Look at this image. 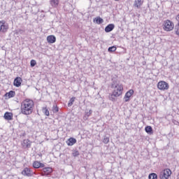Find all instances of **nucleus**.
Returning a JSON list of instances; mask_svg holds the SVG:
<instances>
[{
	"mask_svg": "<svg viewBox=\"0 0 179 179\" xmlns=\"http://www.w3.org/2000/svg\"><path fill=\"white\" fill-rule=\"evenodd\" d=\"M103 143H108V142H110V138H108V136H103Z\"/></svg>",
	"mask_w": 179,
	"mask_h": 179,
	"instance_id": "obj_30",
	"label": "nucleus"
},
{
	"mask_svg": "<svg viewBox=\"0 0 179 179\" xmlns=\"http://www.w3.org/2000/svg\"><path fill=\"white\" fill-rule=\"evenodd\" d=\"M117 78H118V76H117L116 75L115 76H113L111 78L112 80V85H111V88L112 89H117L118 87V86H120V85L117 84Z\"/></svg>",
	"mask_w": 179,
	"mask_h": 179,
	"instance_id": "obj_11",
	"label": "nucleus"
},
{
	"mask_svg": "<svg viewBox=\"0 0 179 179\" xmlns=\"http://www.w3.org/2000/svg\"><path fill=\"white\" fill-rule=\"evenodd\" d=\"M76 142H77L76 138L73 137H71L66 141V143L68 146H73V145H75Z\"/></svg>",
	"mask_w": 179,
	"mask_h": 179,
	"instance_id": "obj_17",
	"label": "nucleus"
},
{
	"mask_svg": "<svg viewBox=\"0 0 179 179\" xmlns=\"http://www.w3.org/2000/svg\"><path fill=\"white\" fill-rule=\"evenodd\" d=\"M92 113H93V110H90L88 112H86L85 117H90Z\"/></svg>",
	"mask_w": 179,
	"mask_h": 179,
	"instance_id": "obj_33",
	"label": "nucleus"
},
{
	"mask_svg": "<svg viewBox=\"0 0 179 179\" xmlns=\"http://www.w3.org/2000/svg\"><path fill=\"white\" fill-rule=\"evenodd\" d=\"M134 93H135V91L134 90H129L128 92H126L124 99L125 103H127L131 100V96H134Z\"/></svg>",
	"mask_w": 179,
	"mask_h": 179,
	"instance_id": "obj_8",
	"label": "nucleus"
},
{
	"mask_svg": "<svg viewBox=\"0 0 179 179\" xmlns=\"http://www.w3.org/2000/svg\"><path fill=\"white\" fill-rule=\"evenodd\" d=\"M22 82H23V80H22V78L16 77L14 79L13 85L15 86V87H20V86H22Z\"/></svg>",
	"mask_w": 179,
	"mask_h": 179,
	"instance_id": "obj_10",
	"label": "nucleus"
},
{
	"mask_svg": "<svg viewBox=\"0 0 179 179\" xmlns=\"http://www.w3.org/2000/svg\"><path fill=\"white\" fill-rule=\"evenodd\" d=\"M52 111L55 113H58V111H59V108L58 107V106L57 105L53 106Z\"/></svg>",
	"mask_w": 179,
	"mask_h": 179,
	"instance_id": "obj_29",
	"label": "nucleus"
},
{
	"mask_svg": "<svg viewBox=\"0 0 179 179\" xmlns=\"http://www.w3.org/2000/svg\"><path fill=\"white\" fill-rule=\"evenodd\" d=\"M36 65H37V62H36V60H34V59H31L30 62L31 68H34V66H36Z\"/></svg>",
	"mask_w": 179,
	"mask_h": 179,
	"instance_id": "obj_27",
	"label": "nucleus"
},
{
	"mask_svg": "<svg viewBox=\"0 0 179 179\" xmlns=\"http://www.w3.org/2000/svg\"><path fill=\"white\" fill-rule=\"evenodd\" d=\"M33 167H34V169H43V168L45 167V165L44 164L41 163V162L35 161L33 163Z\"/></svg>",
	"mask_w": 179,
	"mask_h": 179,
	"instance_id": "obj_13",
	"label": "nucleus"
},
{
	"mask_svg": "<svg viewBox=\"0 0 179 179\" xmlns=\"http://www.w3.org/2000/svg\"><path fill=\"white\" fill-rule=\"evenodd\" d=\"M4 120L6 121H12L13 120V113L10 112H6L3 115Z\"/></svg>",
	"mask_w": 179,
	"mask_h": 179,
	"instance_id": "obj_12",
	"label": "nucleus"
},
{
	"mask_svg": "<svg viewBox=\"0 0 179 179\" xmlns=\"http://www.w3.org/2000/svg\"><path fill=\"white\" fill-rule=\"evenodd\" d=\"M176 19L177 22H178V23H179V13L176 15Z\"/></svg>",
	"mask_w": 179,
	"mask_h": 179,
	"instance_id": "obj_34",
	"label": "nucleus"
},
{
	"mask_svg": "<svg viewBox=\"0 0 179 179\" xmlns=\"http://www.w3.org/2000/svg\"><path fill=\"white\" fill-rule=\"evenodd\" d=\"M157 87L159 90L164 91V90H169V87H170V86L169 85L167 82L161 80L157 83Z\"/></svg>",
	"mask_w": 179,
	"mask_h": 179,
	"instance_id": "obj_6",
	"label": "nucleus"
},
{
	"mask_svg": "<svg viewBox=\"0 0 179 179\" xmlns=\"http://www.w3.org/2000/svg\"><path fill=\"white\" fill-rule=\"evenodd\" d=\"M122 90H124V87L122 86V85H118V87L113 92L112 94L115 97H120V96L122 94Z\"/></svg>",
	"mask_w": 179,
	"mask_h": 179,
	"instance_id": "obj_7",
	"label": "nucleus"
},
{
	"mask_svg": "<svg viewBox=\"0 0 179 179\" xmlns=\"http://www.w3.org/2000/svg\"><path fill=\"white\" fill-rule=\"evenodd\" d=\"M9 30V24L5 21H0V33L5 34Z\"/></svg>",
	"mask_w": 179,
	"mask_h": 179,
	"instance_id": "obj_5",
	"label": "nucleus"
},
{
	"mask_svg": "<svg viewBox=\"0 0 179 179\" xmlns=\"http://www.w3.org/2000/svg\"><path fill=\"white\" fill-rule=\"evenodd\" d=\"M22 146L24 149H29L31 146V144L30 143V141L24 140L22 143Z\"/></svg>",
	"mask_w": 179,
	"mask_h": 179,
	"instance_id": "obj_19",
	"label": "nucleus"
},
{
	"mask_svg": "<svg viewBox=\"0 0 179 179\" xmlns=\"http://www.w3.org/2000/svg\"><path fill=\"white\" fill-rule=\"evenodd\" d=\"M178 179H179V177H178Z\"/></svg>",
	"mask_w": 179,
	"mask_h": 179,
	"instance_id": "obj_37",
	"label": "nucleus"
},
{
	"mask_svg": "<svg viewBox=\"0 0 179 179\" xmlns=\"http://www.w3.org/2000/svg\"><path fill=\"white\" fill-rule=\"evenodd\" d=\"M79 155H80L79 153V151H75L73 152H72V156H73V157H78V156H79Z\"/></svg>",
	"mask_w": 179,
	"mask_h": 179,
	"instance_id": "obj_32",
	"label": "nucleus"
},
{
	"mask_svg": "<svg viewBox=\"0 0 179 179\" xmlns=\"http://www.w3.org/2000/svg\"><path fill=\"white\" fill-rule=\"evenodd\" d=\"M22 136H26V133H23Z\"/></svg>",
	"mask_w": 179,
	"mask_h": 179,
	"instance_id": "obj_35",
	"label": "nucleus"
},
{
	"mask_svg": "<svg viewBox=\"0 0 179 179\" xmlns=\"http://www.w3.org/2000/svg\"><path fill=\"white\" fill-rule=\"evenodd\" d=\"M22 176H25L27 177H32L33 176V171L30 169L29 168H24L23 171H22Z\"/></svg>",
	"mask_w": 179,
	"mask_h": 179,
	"instance_id": "obj_9",
	"label": "nucleus"
},
{
	"mask_svg": "<svg viewBox=\"0 0 179 179\" xmlns=\"http://www.w3.org/2000/svg\"><path fill=\"white\" fill-rule=\"evenodd\" d=\"M115 28V25L114 24H109L105 27V31L106 33H110V31H113Z\"/></svg>",
	"mask_w": 179,
	"mask_h": 179,
	"instance_id": "obj_15",
	"label": "nucleus"
},
{
	"mask_svg": "<svg viewBox=\"0 0 179 179\" xmlns=\"http://www.w3.org/2000/svg\"><path fill=\"white\" fill-rule=\"evenodd\" d=\"M117 50V46L113 45V46H110L108 48V52H114Z\"/></svg>",
	"mask_w": 179,
	"mask_h": 179,
	"instance_id": "obj_23",
	"label": "nucleus"
},
{
	"mask_svg": "<svg viewBox=\"0 0 179 179\" xmlns=\"http://www.w3.org/2000/svg\"><path fill=\"white\" fill-rule=\"evenodd\" d=\"M115 1H120V0H115Z\"/></svg>",
	"mask_w": 179,
	"mask_h": 179,
	"instance_id": "obj_36",
	"label": "nucleus"
},
{
	"mask_svg": "<svg viewBox=\"0 0 179 179\" xmlns=\"http://www.w3.org/2000/svg\"><path fill=\"white\" fill-rule=\"evenodd\" d=\"M145 131L148 135H153V128H152L151 126H146L145 127Z\"/></svg>",
	"mask_w": 179,
	"mask_h": 179,
	"instance_id": "obj_21",
	"label": "nucleus"
},
{
	"mask_svg": "<svg viewBox=\"0 0 179 179\" xmlns=\"http://www.w3.org/2000/svg\"><path fill=\"white\" fill-rule=\"evenodd\" d=\"M93 22L94 23H96V24H101L102 23H104V20L100 17H96L94 18Z\"/></svg>",
	"mask_w": 179,
	"mask_h": 179,
	"instance_id": "obj_20",
	"label": "nucleus"
},
{
	"mask_svg": "<svg viewBox=\"0 0 179 179\" xmlns=\"http://www.w3.org/2000/svg\"><path fill=\"white\" fill-rule=\"evenodd\" d=\"M143 5V1L142 0H135L133 6L136 8V9H141V7Z\"/></svg>",
	"mask_w": 179,
	"mask_h": 179,
	"instance_id": "obj_14",
	"label": "nucleus"
},
{
	"mask_svg": "<svg viewBox=\"0 0 179 179\" xmlns=\"http://www.w3.org/2000/svg\"><path fill=\"white\" fill-rule=\"evenodd\" d=\"M172 172L171 169H165L160 172L159 178L160 179H168L170 176H171Z\"/></svg>",
	"mask_w": 179,
	"mask_h": 179,
	"instance_id": "obj_4",
	"label": "nucleus"
},
{
	"mask_svg": "<svg viewBox=\"0 0 179 179\" xmlns=\"http://www.w3.org/2000/svg\"><path fill=\"white\" fill-rule=\"evenodd\" d=\"M24 33V31L22 29H17L15 31V34H23Z\"/></svg>",
	"mask_w": 179,
	"mask_h": 179,
	"instance_id": "obj_31",
	"label": "nucleus"
},
{
	"mask_svg": "<svg viewBox=\"0 0 179 179\" xmlns=\"http://www.w3.org/2000/svg\"><path fill=\"white\" fill-rule=\"evenodd\" d=\"M47 41L49 44H54L57 41V38L54 35L47 36Z\"/></svg>",
	"mask_w": 179,
	"mask_h": 179,
	"instance_id": "obj_16",
	"label": "nucleus"
},
{
	"mask_svg": "<svg viewBox=\"0 0 179 179\" xmlns=\"http://www.w3.org/2000/svg\"><path fill=\"white\" fill-rule=\"evenodd\" d=\"M42 111L45 115L47 117H50V110H48V108L47 107L42 108Z\"/></svg>",
	"mask_w": 179,
	"mask_h": 179,
	"instance_id": "obj_22",
	"label": "nucleus"
},
{
	"mask_svg": "<svg viewBox=\"0 0 179 179\" xmlns=\"http://www.w3.org/2000/svg\"><path fill=\"white\" fill-rule=\"evenodd\" d=\"M109 100H110L111 101H117V98L116 96H115L113 94L109 95Z\"/></svg>",
	"mask_w": 179,
	"mask_h": 179,
	"instance_id": "obj_28",
	"label": "nucleus"
},
{
	"mask_svg": "<svg viewBox=\"0 0 179 179\" xmlns=\"http://www.w3.org/2000/svg\"><path fill=\"white\" fill-rule=\"evenodd\" d=\"M76 99V97H72V98L69 100V103H68V107L72 106V105L73 104V102L75 101V99Z\"/></svg>",
	"mask_w": 179,
	"mask_h": 179,
	"instance_id": "obj_26",
	"label": "nucleus"
},
{
	"mask_svg": "<svg viewBox=\"0 0 179 179\" xmlns=\"http://www.w3.org/2000/svg\"><path fill=\"white\" fill-rule=\"evenodd\" d=\"M34 101L30 99H25L21 103V112L24 115H30L33 113Z\"/></svg>",
	"mask_w": 179,
	"mask_h": 179,
	"instance_id": "obj_1",
	"label": "nucleus"
},
{
	"mask_svg": "<svg viewBox=\"0 0 179 179\" xmlns=\"http://www.w3.org/2000/svg\"><path fill=\"white\" fill-rule=\"evenodd\" d=\"M50 1L52 6H58V4L59 3V1L58 0H50Z\"/></svg>",
	"mask_w": 179,
	"mask_h": 179,
	"instance_id": "obj_25",
	"label": "nucleus"
},
{
	"mask_svg": "<svg viewBox=\"0 0 179 179\" xmlns=\"http://www.w3.org/2000/svg\"><path fill=\"white\" fill-rule=\"evenodd\" d=\"M16 95V92L13 90H10L9 92H6L4 96L5 97H8V99H12V97H15Z\"/></svg>",
	"mask_w": 179,
	"mask_h": 179,
	"instance_id": "obj_18",
	"label": "nucleus"
},
{
	"mask_svg": "<svg viewBox=\"0 0 179 179\" xmlns=\"http://www.w3.org/2000/svg\"><path fill=\"white\" fill-rule=\"evenodd\" d=\"M54 172V170L51 167L44 166L42 169L40 170L39 173L42 177H51V175Z\"/></svg>",
	"mask_w": 179,
	"mask_h": 179,
	"instance_id": "obj_2",
	"label": "nucleus"
},
{
	"mask_svg": "<svg viewBox=\"0 0 179 179\" xmlns=\"http://www.w3.org/2000/svg\"><path fill=\"white\" fill-rule=\"evenodd\" d=\"M148 179H157V174L155 173H151L148 176Z\"/></svg>",
	"mask_w": 179,
	"mask_h": 179,
	"instance_id": "obj_24",
	"label": "nucleus"
},
{
	"mask_svg": "<svg viewBox=\"0 0 179 179\" xmlns=\"http://www.w3.org/2000/svg\"><path fill=\"white\" fill-rule=\"evenodd\" d=\"M162 27L165 31H171L174 29V22L170 20H166L164 21Z\"/></svg>",
	"mask_w": 179,
	"mask_h": 179,
	"instance_id": "obj_3",
	"label": "nucleus"
}]
</instances>
